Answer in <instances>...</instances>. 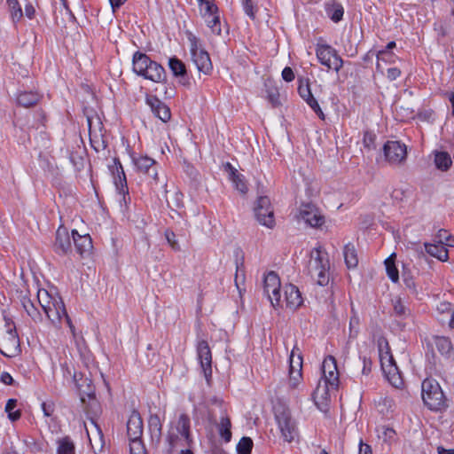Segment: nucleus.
Wrapping results in <instances>:
<instances>
[{"instance_id":"f257e3e1","label":"nucleus","mask_w":454,"mask_h":454,"mask_svg":"<svg viewBox=\"0 0 454 454\" xmlns=\"http://www.w3.org/2000/svg\"><path fill=\"white\" fill-rule=\"evenodd\" d=\"M37 301L52 325L60 327L62 321L68 317L61 297L57 293L39 289Z\"/></svg>"},{"instance_id":"f03ea898","label":"nucleus","mask_w":454,"mask_h":454,"mask_svg":"<svg viewBox=\"0 0 454 454\" xmlns=\"http://www.w3.org/2000/svg\"><path fill=\"white\" fill-rule=\"evenodd\" d=\"M308 268L311 278L317 281V285L325 286L329 283L330 263L328 254L321 247L314 248L310 252Z\"/></svg>"},{"instance_id":"7ed1b4c3","label":"nucleus","mask_w":454,"mask_h":454,"mask_svg":"<svg viewBox=\"0 0 454 454\" xmlns=\"http://www.w3.org/2000/svg\"><path fill=\"white\" fill-rule=\"evenodd\" d=\"M422 399L430 409L439 411L445 406V397L439 383L432 379L422 382Z\"/></svg>"},{"instance_id":"20e7f679","label":"nucleus","mask_w":454,"mask_h":454,"mask_svg":"<svg viewBox=\"0 0 454 454\" xmlns=\"http://www.w3.org/2000/svg\"><path fill=\"white\" fill-rule=\"evenodd\" d=\"M288 387L291 391H302V356L297 346H294L289 357Z\"/></svg>"},{"instance_id":"39448f33","label":"nucleus","mask_w":454,"mask_h":454,"mask_svg":"<svg viewBox=\"0 0 454 454\" xmlns=\"http://www.w3.org/2000/svg\"><path fill=\"white\" fill-rule=\"evenodd\" d=\"M316 55L320 64L326 67L328 70H333L339 73L343 67V59L331 45L317 44L316 47Z\"/></svg>"},{"instance_id":"423d86ee","label":"nucleus","mask_w":454,"mask_h":454,"mask_svg":"<svg viewBox=\"0 0 454 454\" xmlns=\"http://www.w3.org/2000/svg\"><path fill=\"white\" fill-rule=\"evenodd\" d=\"M6 321V330L0 334V351L3 355L12 357L19 354L20 339L14 325Z\"/></svg>"},{"instance_id":"0eeeda50","label":"nucleus","mask_w":454,"mask_h":454,"mask_svg":"<svg viewBox=\"0 0 454 454\" xmlns=\"http://www.w3.org/2000/svg\"><path fill=\"white\" fill-rule=\"evenodd\" d=\"M192 59L195 64L198 71L204 74H209L213 66L209 54L198 46V40L194 35H190Z\"/></svg>"},{"instance_id":"6e6552de","label":"nucleus","mask_w":454,"mask_h":454,"mask_svg":"<svg viewBox=\"0 0 454 454\" xmlns=\"http://www.w3.org/2000/svg\"><path fill=\"white\" fill-rule=\"evenodd\" d=\"M281 282L278 275L274 271L268 272L263 278V291L273 307L280 305Z\"/></svg>"},{"instance_id":"1a4fd4ad","label":"nucleus","mask_w":454,"mask_h":454,"mask_svg":"<svg viewBox=\"0 0 454 454\" xmlns=\"http://www.w3.org/2000/svg\"><path fill=\"white\" fill-rule=\"evenodd\" d=\"M254 214L257 221L262 225L270 229L274 227V213L271 208L270 200L267 196H261L258 198L254 207Z\"/></svg>"},{"instance_id":"9d476101","label":"nucleus","mask_w":454,"mask_h":454,"mask_svg":"<svg viewBox=\"0 0 454 454\" xmlns=\"http://www.w3.org/2000/svg\"><path fill=\"white\" fill-rule=\"evenodd\" d=\"M275 416L284 440L288 442H293L298 435V432L290 411L287 410H283L282 411H278Z\"/></svg>"},{"instance_id":"9b49d317","label":"nucleus","mask_w":454,"mask_h":454,"mask_svg":"<svg viewBox=\"0 0 454 454\" xmlns=\"http://www.w3.org/2000/svg\"><path fill=\"white\" fill-rule=\"evenodd\" d=\"M383 150L387 160L391 164H399L406 159V146L398 141H387Z\"/></svg>"},{"instance_id":"f8f14e48","label":"nucleus","mask_w":454,"mask_h":454,"mask_svg":"<svg viewBox=\"0 0 454 454\" xmlns=\"http://www.w3.org/2000/svg\"><path fill=\"white\" fill-rule=\"evenodd\" d=\"M322 372L324 383H329L332 389H337L339 386V372L336 360L333 356L325 357L322 364Z\"/></svg>"},{"instance_id":"ddd939ff","label":"nucleus","mask_w":454,"mask_h":454,"mask_svg":"<svg viewBox=\"0 0 454 454\" xmlns=\"http://www.w3.org/2000/svg\"><path fill=\"white\" fill-rule=\"evenodd\" d=\"M198 359L206 380L208 381L212 374V356L210 348L206 340H200L197 345Z\"/></svg>"},{"instance_id":"4468645a","label":"nucleus","mask_w":454,"mask_h":454,"mask_svg":"<svg viewBox=\"0 0 454 454\" xmlns=\"http://www.w3.org/2000/svg\"><path fill=\"white\" fill-rule=\"evenodd\" d=\"M85 429L94 452L97 453L98 451H101L105 442L100 427L94 420L91 419L89 424H85Z\"/></svg>"},{"instance_id":"2eb2a0df","label":"nucleus","mask_w":454,"mask_h":454,"mask_svg":"<svg viewBox=\"0 0 454 454\" xmlns=\"http://www.w3.org/2000/svg\"><path fill=\"white\" fill-rule=\"evenodd\" d=\"M300 218L312 227L321 226L325 220L318 209L310 204L303 205L300 209Z\"/></svg>"},{"instance_id":"dca6fc26","label":"nucleus","mask_w":454,"mask_h":454,"mask_svg":"<svg viewBox=\"0 0 454 454\" xmlns=\"http://www.w3.org/2000/svg\"><path fill=\"white\" fill-rule=\"evenodd\" d=\"M330 389L332 388L329 383H324L322 380H320L313 393L315 404L321 411L325 412L328 410L330 401Z\"/></svg>"},{"instance_id":"f3484780","label":"nucleus","mask_w":454,"mask_h":454,"mask_svg":"<svg viewBox=\"0 0 454 454\" xmlns=\"http://www.w3.org/2000/svg\"><path fill=\"white\" fill-rule=\"evenodd\" d=\"M146 104L150 106L153 114L167 122L170 120L171 113L169 107L155 96H146Z\"/></svg>"},{"instance_id":"a211bd4d","label":"nucleus","mask_w":454,"mask_h":454,"mask_svg":"<svg viewBox=\"0 0 454 454\" xmlns=\"http://www.w3.org/2000/svg\"><path fill=\"white\" fill-rule=\"evenodd\" d=\"M133 162L142 173L151 176L155 181H158V173L156 170V161L147 156H139L133 158Z\"/></svg>"},{"instance_id":"6ab92c4d","label":"nucleus","mask_w":454,"mask_h":454,"mask_svg":"<svg viewBox=\"0 0 454 454\" xmlns=\"http://www.w3.org/2000/svg\"><path fill=\"white\" fill-rule=\"evenodd\" d=\"M127 433L129 439L141 438L143 434V421L140 414L133 411L127 422Z\"/></svg>"},{"instance_id":"aec40b11","label":"nucleus","mask_w":454,"mask_h":454,"mask_svg":"<svg viewBox=\"0 0 454 454\" xmlns=\"http://www.w3.org/2000/svg\"><path fill=\"white\" fill-rule=\"evenodd\" d=\"M223 170L228 174L229 179L233 183L235 188L242 194L247 192V186L243 175L238 173L237 169L229 162L223 164Z\"/></svg>"},{"instance_id":"412c9836","label":"nucleus","mask_w":454,"mask_h":454,"mask_svg":"<svg viewBox=\"0 0 454 454\" xmlns=\"http://www.w3.org/2000/svg\"><path fill=\"white\" fill-rule=\"evenodd\" d=\"M72 239L76 248V251L83 255L84 254H89L93 246L92 240L89 234L81 235L78 233L76 230L72 231Z\"/></svg>"},{"instance_id":"4be33fe9","label":"nucleus","mask_w":454,"mask_h":454,"mask_svg":"<svg viewBox=\"0 0 454 454\" xmlns=\"http://www.w3.org/2000/svg\"><path fill=\"white\" fill-rule=\"evenodd\" d=\"M55 248L59 253L67 254L71 248V240L67 230L59 226L56 232Z\"/></svg>"},{"instance_id":"5701e85b","label":"nucleus","mask_w":454,"mask_h":454,"mask_svg":"<svg viewBox=\"0 0 454 454\" xmlns=\"http://www.w3.org/2000/svg\"><path fill=\"white\" fill-rule=\"evenodd\" d=\"M285 301L291 309L298 308L302 303L300 291L295 286L288 285L285 287Z\"/></svg>"},{"instance_id":"b1692460","label":"nucleus","mask_w":454,"mask_h":454,"mask_svg":"<svg viewBox=\"0 0 454 454\" xmlns=\"http://www.w3.org/2000/svg\"><path fill=\"white\" fill-rule=\"evenodd\" d=\"M298 91L300 96L308 103V105L318 114L320 118L323 119L324 114L317 101L312 96L309 84H300Z\"/></svg>"},{"instance_id":"393cba45","label":"nucleus","mask_w":454,"mask_h":454,"mask_svg":"<svg viewBox=\"0 0 454 454\" xmlns=\"http://www.w3.org/2000/svg\"><path fill=\"white\" fill-rule=\"evenodd\" d=\"M141 76L154 82H160L165 78V70L160 64L152 61L151 65L148 66Z\"/></svg>"},{"instance_id":"a878e982","label":"nucleus","mask_w":454,"mask_h":454,"mask_svg":"<svg viewBox=\"0 0 454 454\" xmlns=\"http://www.w3.org/2000/svg\"><path fill=\"white\" fill-rule=\"evenodd\" d=\"M425 248L427 254L442 262H446L449 258L448 249L442 242L438 244H425Z\"/></svg>"},{"instance_id":"bb28decb","label":"nucleus","mask_w":454,"mask_h":454,"mask_svg":"<svg viewBox=\"0 0 454 454\" xmlns=\"http://www.w3.org/2000/svg\"><path fill=\"white\" fill-rule=\"evenodd\" d=\"M40 100V95L35 91H23L17 96V103L23 107H30Z\"/></svg>"},{"instance_id":"cd10ccee","label":"nucleus","mask_w":454,"mask_h":454,"mask_svg":"<svg viewBox=\"0 0 454 454\" xmlns=\"http://www.w3.org/2000/svg\"><path fill=\"white\" fill-rule=\"evenodd\" d=\"M387 368L383 370V372L386 375V378L389 381V383L396 388H399L403 386V379L401 373L398 370V367L395 364L389 365L387 364Z\"/></svg>"},{"instance_id":"c85d7f7f","label":"nucleus","mask_w":454,"mask_h":454,"mask_svg":"<svg viewBox=\"0 0 454 454\" xmlns=\"http://www.w3.org/2000/svg\"><path fill=\"white\" fill-rule=\"evenodd\" d=\"M153 60L145 54L136 52L133 56V70L138 75H142Z\"/></svg>"},{"instance_id":"c756f323","label":"nucleus","mask_w":454,"mask_h":454,"mask_svg":"<svg viewBox=\"0 0 454 454\" xmlns=\"http://www.w3.org/2000/svg\"><path fill=\"white\" fill-rule=\"evenodd\" d=\"M148 427L149 432L152 437V440L160 442L161 439V422L158 415H151L148 419Z\"/></svg>"},{"instance_id":"7c9ffc66","label":"nucleus","mask_w":454,"mask_h":454,"mask_svg":"<svg viewBox=\"0 0 454 454\" xmlns=\"http://www.w3.org/2000/svg\"><path fill=\"white\" fill-rule=\"evenodd\" d=\"M343 254L347 267L348 269L356 268L358 264V258L355 247L351 244L346 245Z\"/></svg>"},{"instance_id":"2f4dec72","label":"nucleus","mask_w":454,"mask_h":454,"mask_svg":"<svg viewBox=\"0 0 454 454\" xmlns=\"http://www.w3.org/2000/svg\"><path fill=\"white\" fill-rule=\"evenodd\" d=\"M176 429L178 433L184 438V440L189 442H190V419L185 414H181Z\"/></svg>"},{"instance_id":"473e14b6","label":"nucleus","mask_w":454,"mask_h":454,"mask_svg":"<svg viewBox=\"0 0 454 454\" xmlns=\"http://www.w3.org/2000/svg\"><path fill=\"white\" fill-rule=\"evenodd\" d=\"M434 163L438 169L445 171L451 166L450 155L446 152H438L434 155Z\"/></svg>"},{"instance_id":"72a5a7b5","label":"nucleus","mask_w":454,"mask_h":454,"mask_svg":"<svg viewBox=\"0 0 454 454\" xmlns=\"http://www.w3.org/2000/svg\"><path fill=\"white\" fill-rule=\"evenodd\" d=\"M434 345L442 355H449L452 350V344L449 338L442 336L434 337Z\"/></svg>"},{"instance_id":"f704fd0d","label":"nucleus","mask_w":454,"mask_h":454,"mask_svg":"<svg viewBox=\"0 0 454 454\" xmlns=\"http://www.w3.org/2000/svg\"><path fill=\"white\" fill-rule=\"evenodd\" d=\"M231 419L228 417H222L218 425V430L221 437L227 442L231 439Z\"/></svg>"},{"instance_id":"c9c22d12","label":"nucleus","mask_w":454,"mask_h":454,"mask_svg":"<svg viewBox=\"0 0 454 454\" xmlns=\"http://www.w3.org/2000/svg\"><path fill=\"white\" fill-rule=\"evenodd\" d=\"M395 254H391L388 258H387L384 262L386 266V270L388 278L394 282L396 283L399 280V273L395 265Z\"/></svg>"},{"instance_id":"e433bc0d","label":"nucleus","mask_w":454,"mask_h":454,"mask_svg":"<svg viewBox=\"0 0 454 454\" xmlns=\"http://www.w3.org/2000/svg\"><path fill=\"white\" fill-rule=\"evenodd\" d=\"M200 5V12L206 18H210L213 14L218 12V8L215 4L214 0H197Z\"/></svg>"},{"instance_id":"4c0bfd02","label":"nucleus","mask_w":454,"mask_h":454,"mask_svg":"<svg viewBox=\"0 0 454 454\" xmlns=\"http://www.w3.org/2000/svg\"><path fill=\"white\" fill-rule=\"evenodd\" d=\"M168 67L175 76L184 77L186 74L185 65L177 58H170Z\"/></svg>"},{"instance_id":"58836bf2","label":"nucleus","mask_w":454,"mask_h":454,"mask_svg":"<svg viewBox=\"0 0 454 454\" xmlns=\"http://www.w3.org/2000/svg\"><path fill=\"white\" fill-rule=\"evenodd\" d=\"M393 308L395 316L399 317H406L411 314L410 309L403 303L400 297L393 301Z\"/></svg>"},{"instance_id":"ea45409f","label":"nucleus","mask_w":454,"mask_h":454,"mask_svg":"<svg viewBox=\"0 0 454 454\" xmlns=\"http://www.w3.org/2000/svg\"><path fill=\"white\" fill-rule=\"evenodd\" d=\"M57 454H74V445L72 441L66 437L58 442Z\"/></svg>"},{"instance_id":"a19ab883","label":"nucleus","mask_w":454,"mask_h":454,"mask_svg":"<svg viewBox=\"0 0 454 454\" xmlns=\"http://www.w3.org/2000/svg\"><path fill=\"white\" fill-rule=\"evenodd\" d=\"M8 7L11 12V17L13 21H18L23 15L21 6L18 0H7Z\"/></svg>"},{"instance_id":"79ce46f5","label":"nucleus","mask_w":454,"mask_h":454,"mask_svg":"<svg viewBox=\"0 0 454 454\" xmlns=\"http://www.w3.org/2000/svg\"><path fill=\"white\" fill-rule=\"evenodd\" d=\"M253 448V441L250 437H242L237 444L239 454H250Z\"/></svg>"},{"instance_id":"37998d69","label":"nucleus","mask_w":454,"mask_h":454,"mask_svg":"<svg viewBox=\"0 0 454 454\" xmlns=\"http://www.w3.org/2000/svg\"><path fill=\"white\" fill-rule=\"evenodd\" d=\"M21 301L23 308L34 320L40 318V314L37 309L35 307L34 303L30 301V299H28L27 297H23Z\"/></svg>"},{"instance_id":"c03bdc74","label":"nucleus","mask_w":454,"mask_h":454,"mask_svg":"<svg viewBox=\"0 0 454 454\" xmlns=\"http://www.w3.org/2000/svg\"><path fill=\"white\" fill-rule=\"evenodd\" d=\"M327 13L333 21L338 22L342 19L343 8L339 4H333L332 7L327 8Z\"/></svg>"},{"instance_id":"a18cd8bd","label":"nucleus","mask_w":454,"mask_h":454,"mask_svg":"<svg viewBox=\"0 0 454 454\" xmlns=\"http://www.w3.org/2000/svg\"><path fill=\"white\" fill-rule=\"evenodd\" d=\"M403 281L405 288L410 292L411 294H412L414 296L419 295V290L417 288V284L412 276H410V275H407L404 273L403 275Z\"/></svg>"},{"instance_id":"49530a36","label":"nucleus","mask_w":454,"mask_h":454,"mask_svg":"<svg viewBox=\"0 0 454 454\" xmlns=\"http://www.w3.org/2000/svg\"><path fill=\"white\" fill-rule=\"evenodd\" d=\"M206 22L208 26V27H210L211 31L215 34V35H221V27H220V17L217 13L215 14H213L210 18L206 17Z\"/></svg>"},{"instance_id":"de8ad7c7","label":"nucleus","mask_w":454,"mask_h":454,"mask_svg":"<svg viewBox=\"0 0 454 454\" xmlns=\"http://www.w3.org/2000/svg\"><path fill=\"white\" fill-rule=\"evenodd\" d=\"M17 401L15 399H9L5 405V411L8 413V418L12 421H16L20 417V411H12V410L16 407Z\"/></svg>"},{"instance_id":"09e8293b","label":"nucleus","mask_w":454,"mask_h":454,"mask_svg":"<svg viewBox=\"0 0 454 454\" xmlns=\"http://www.w3.org/2000/svg\"><path fill=\"white\" fill-rule=\"evenodd\" d=\"M129 442L130 454H147L141 438H137L136 440L129 439Z\"/></svg>"},{"instance_id":"8fccbe9b","label":"nucleus","mask_w":454,"mask_h":454,"mask_svg":"<svg viewBox=\"0 0 454 454\" xmlns=\"http://www.w3.org/2000/svg\"><path fill=\"white\" fill-rule=\"evenodd\" d=\"M376 135L371 131H364L363 144L364 146L369 151L376 148L375 146Z\"/></svg>"},{"instance_id":"3c124183","label":"nucleus","mask_w":454,"mask_h":454,"mask_svg":"<svg viewBox=\"0 0 454 454\" xmlns=\"http://www.w3.org/2000/svg\"><path fill=\"white\" fill-rule=\"evenodd\" d=\"M380 359L381 364L382 370L387 369L389 365L395 364L393 356L389 353L388 350L383 352L381 349L380 350Z\"/></svg>"},{"instance_id":"603ef678","label":"nucleus","mask_w":454,"mask_h":454,"mask_svg":"<svg viewBox=\"0 0 454 454\" xmlns=\"http://www.w3.org/2000/svg\"><path fill=\"white\" fill-rule=\"evenodd\" d=\"M359 317L354 314L349 321V338H356L358 333Z\"/></svg>"},{"instance_id":"864d4df0","label":"nucleus","mask_w":454,"mask_h":454,"mask_svg":"<svg viewBox=\"0 0 454 454\" xmlns=\"http://www.w3.org/2000/svg\"><path fill=\"white\" fill-rule=\"evenodd\" d=\"M165 237L168 245L171 247L173 250L180 251V246L176 239V234L173 231L167 230L165 231Z\"/></svg>"},{"instance_id":"5fc2aeb1","label":"nucleus","mask_w":454,"mask_h":454,"mask_svg":"<svg viewBox=\"0 0 454 454\" xmlns=\"http://www.w3.org/2000/svg\"><path fill=\"white\" fill-rule=\"evenodd\" d=\"M241 1H242V5H243V9H244L245 12L247 13V15L248 17H250L251 19L254 20L255 18L256 9L253 5L252 1L251 0H241Z\"/></svg>"},{"instance_id":"6e6d98bb","label":"nucleus","mask_w":454,"mask_h":454,"mask_svg":"<svg viewBox=\"0 0 454 454\" xmlns=\"http://www.w3.org/2000/svg\"><path fill=\"white\" fill-rule=\"evenodd\" d=\"M282 78L287 82H292L294 79L293 69L289 67H285L282 71Z\"/></svg>"},{"instance_id":"4d7b16f0","label":"nucleus","mask_w":454,"mask_h":454,"mask_svg":"<svg viewBox=\"0 0 454 454\" xmlns=\"http://www.w3.org/2000/svg\"><path fill=\"white\" fill-rule=\"evenodd\" d=\"M437 311L439 313H450L452 311L451 303L448 301H441L437 305Z\"/></svg>"},{"instance_id":"13d9d810","label":"nucleus","mask_w":454,"mask_h":454,"mask_svg":"<svg viewBox=\"0 0 454 454\" xmlns=\"http://www.w3.org/2000/svg\"><path fill=\"white\" fill-rule=\"evenodd\" d=\"M401 74V71L396 67H391L387 69V76L390 81L395 80Z\"/></svg>"},{"instance_id":"bf43d9fd","label":"nucleus","mask_w":454,"mask_h":454,"mask_svg":"<svg viewBox=\"0 0 454 454\" xmlns=\"http://www.w3.org/2000/svg\"><path fill=\"white\" fill-rule=\"evenodd\" d=\"M120 168L121 169V174L123 176V178L121 179V177L119 176L120 184L115 182V184H116L117 189L120 190V192H124V188L126 187V177H125L124 171L122 169L121 165H120Z\"/></svg>"},{"instance_id":"052dcab7","label":"nucleus","mask_w":454,"mask_h":454,"mask_svg":"<svg viewBox=\"0 0 454 454\" xmlns=\"http://www.w3.org/2000/svg\"><path fill=\"white\" fill-rule=\"evenodd\" d=\"M358 454H372V450L370 445L365 444L363 441L359 443V453Z\"/></svg>"},{"instance_id":"680f3d73","label":"nucleus","mask_w":454,"mask_h":454,"mask_svg":"<svg viewBox=\"0 0 454 454\" xmlns=\"http://www.w3.org/2000/svg\"><path fill=\"white\" fill-rule=\"evenodd\" d=\"M0 380L5 385H12L13 382L12 377L8 372H3Z\"/></svg>"},{"instance_id":"e2e57ef3","label":"nucleus","mask_w":454,"mask_h":454,"mask_svg":"<svg viewBox=\"0 0 454 454\" xmlns=\"http://www.w3.org/2000/svg\"><path fill=\"white\" fill-rule=\"evenodd\" d=\"M363 374H368L371 371L372 362L370 359L364 357L363 358Z\"/></svg>"},{"instance_id":"0e129e2a","label":"nucleus","mask_w":454,"mask_h":454,"mask_svg":"<svg viewBox=\"0 0 454 454\" xmlns=\"http://www.w3.org/2000/svg\"><path fill=\"white\" fill-rule=\"evenodd\" d=\"M127 0H109L113 12H114L116 9L121 6Z\"/></svg>"},{"instance_id":"69168bd1","label":"nucleus","mask_w":454,"mask_h":454,"mask_svg":"<svg viewBox=\"0 0 454 454\" xmlns=\"http://www.w3.org/2000/svg\"><path fill=\"white\" fill-rule=\"evenodd\" d=\"M25 13L29 19H31L35 14L34 7L32 5H27L25 7Z\"/></svg>"},{"instance_id":"338daca9","label":"nucleus","mask_w":454,"mask_h":454,"mask_svg":"<svg viewBox=\"0 0 454 454\" xmlns=\"http://www.w3.org/2000/svg\"><path fill=\"white\" fill-rule=\"evenodd\" d=\"M42 409L46 417H50L51 415V409L50 405H47L45 403H42Z\"/></svg>"},{"instance_id":"774afa93","label":"nucleus","mask_w":454,"mask_h":454,"mask_svg":"<svg viewBox=\"0 0 454 454\" xmlns=\"http://www.w3.org/2000/svg\"><path fill=\"white\" fill-rule=\"evenodd\" d=\"M437 452H438V454H454V449L447 450L442 446H439L437 448Z\"/></svg>"}]
</instances>
